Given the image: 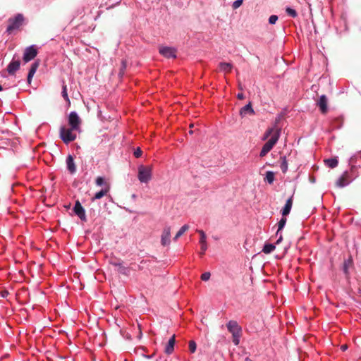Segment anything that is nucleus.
Here are the masks:
<instances>
[{"instance_id": "f257e3e1", "label": "nucleus", "mask_w": 361, "mask_h": 361, "mask_svg": "<svg viewBox=\"0 0 361 361\" xmlns=\"http://www.w3.org/2000/svg\"><path fill=\"white\" fill-rule=\"evenodd\" d=\"M228 331L232 334V342L235 345L240 343L242 335V327L235 320H230L226 324Z\"/></svg>"}, {"instance_id": "f03ea898", "label": "nucleus", "mask_w": 361, "mask_h": 361, "mask_svg": "<svg viewBox=\"0 0 361 361\" xmlns=\"http://www.w3.org/2000/svg\"><path fill=\"white\" fill-rule=\"evenodd\" d=\"M152 166L140 165L137 167V179L141 183H148L152 178Z\"/></svg>"}, {"instance_id": "7ed1b4c3", "label": "nucleus", "mask_w": 361, "mask_h": 361, "mask_svg": "<svg viewBox=\"0 0 361 361\" xmlns=\"http://www.w3.org/2000/svg\"><path fill=\"white\" fill-rule=\"evenodd\" d=\"M356 171L357 170H353L352 171L350 169V171H344L343 173V174L337 180L336 185L338 188H343V187L348 185L353 180V179L356 177V176H357Z\"/></svg>"}, {"instance_id": "20e7f679", "label": "nucleus", "mask_w": 361, "mask_h": 361, "mask_svg": "<svg viewBox=\"0 0 361 361\" xmlns=\"http://www.w3.org/2000/svg\"><path fill=\"white\" fill-rule=\"evenodd\" d=\"M74 130H78L76 128L72 127L66 128L62 126L60 128V137L66 144L73 141L76 138V134Z\"/></svg>"}, {"instance_id": "39448f33", "label": "nucleus", "mask_w": 361, "mask_h": 361, "mask_svg": "<svg viewBox=\"0 0 361 361\" xmlns=\"http://www.w3.org/2000/svg\"><path fill=\"white\" fill-rule=\"evenodd\" d=\"M279 139V132L277 130L274 135H272L271 137L263 145L260 153L259 157H263L267 155L274 147V146L276 144Z\"/></svg>"}, {"instance_id": "423d86ee", "label": "nucleus", "mask_w": 361, "mask_h": 361, "mask_svg": "<svg viewBox=\"0 0 361 361\" xmlns=\"http://www.w3.org/2000/svg\"><path fill=\"white\" fill-rule=\"evenodd\" d=\"M23 20V16L20 13L17 14L13 18H10L8 20V25L6 28V32L10 34L13 30H18L22 25Z\"/></svg>"}, {"instance_id": "0eeeda50", "label": "nucleus", "mask_w": 361, "mask_h": 361, "mask_svg": "<svg viewBox=\"0 0 361 361\" xmlns=\"http://www.w3.org/2000/svg\"><path fill=\"white\" fill-rule=\"evenodd\" d=\"M37 54V50L34 45H31L25 49L23 61L27 63L32 60Z\"/></svg>"}, {"instance_id": "6e6552de", "label": "nucleus", "mask_w": 361, "mask_h": 361, "mask_svg": "<svg viewBox=\"0 0 361 361\" xmlns=\"http://www.w3.org/2000/svg\"><path fill=\"white\" fill-rule=\"evenodd\" d=\"M159 51L163 56L171 59L176 58V49L171 47H160Z\"/></svg>"}, {"instance_id": "1a4fd4ad", "label": "nucleus", "mask_w": 361, "mask_h": 361, "mask_svg": "<svg viewBox=\"0 0 361 361\" xmlns=\"http://www.w3.org/2000/svg\"><path fill=\"white\" fill-rule=\"evenodd\" d=\"M349 164L351 166V171L357 170V166L361 164V151L352 155L349 159Z\"/></svg>"}, {"instance_id": "9d476101", "label": "nucleus", "mask_w": 361, "mask_h": 361, "mask_svg": "<svg viewBox=\"0 0 361 361\" xmlns=\"http://www.w3.org/2000/svg\"><path fill=\"white\" fill-rule=\"evenodd\" d=\"M68 123L73 128L79 129L80 119L75 111H71L68 116Z\"/></svg>"}, {"instance_id": "9b49d317", "label": "nucleus", "mask_w": 361, "mask_h": 361, "mask_svg": "<svg viewBox=\"0 0 361 361\" xmlns=\"http://www.w3.org/2000/svg\"><path fill=\"white\" fill-rule=\"evenodd\" d=\"M73 212L82 221H86L85 210L78 200L75 203Z\"/></svg>"}, {"instance_id": "f8f14e48", "label": "nucleus", "mask_w": 361, "mask_h": 361, "mask_svg": "<svg viewBox=\"0 0 361 361\" xmlns=\"http://www.w3.org/2000/svg\"><path fill=\"white\" fill-rule=\"evenodd\" d=\"M197 232L200 235L199 243L201 246V252L200 254L201 256H202L204 255L205 252L207 250V240H206L207 236H206L205 233L202 230H197Z\"/></svg>"}, {"instance_id": "ddd939ff", "label": "nucleus", "mask_w": 361, "mask_h": 361, "mask_svg": "<svg viewBox=\"0 0 361 361\" xmlns=\"http://www.w3.org/2000/svg\"><path fill=\"white\" fill-rule=\"evenodd\" d=\"M161 243L163 246H166L170 244L171 243V228L169 226H166L164 228L163 233L161 234Z\"/></svg>"}, {"instance_id": "4468645a", "label": "nucleus", "mask_w": 361, "mask_h": 361, "mask_svg": "<svg viewBox=\"0 0 361 361\" xmlns=\"http://www.w3.org/2000/svg\"><path fill=\"white\" fill-rule=\"evenodd\" d=\"M111 264L117 267V271L124 276H129L130 269L129 267L123 265L122 262H111Z\"/></svg>"}, {"instance_id": "2eb2a0df", "label": "nucleus", "mask_w": 361, "mask_h": 361, "mask_svg": "<svg viewBox=\"0 0 361 361\" xmlns=\"http://www.w3.org/2000/svg\"><path fill=\"white\" fill-rule=\"evenodd\" d=\"M66 167L71 174H74L76 172V166L74 162L73 157L69 154L66 157Z\"/></svg>"}, {"instance_id": "dca6fc26", "label": "nucleus", "mask_w": 361, "mask_h": 361, "mask_svg": "<svg viewBox=\"0 0 361 361\" xmlns=\"http://www.w3.org/2000/svg\"><path fill=\"white\" fill-rule=\"evenodd\" d=\"M20 61L13 60L7 66V71L10 75H14L15 73L20 68Z\"/></svg>"}, {"instance_id": "f3484780", "label": "nucleus", "mask_w": 361, "mask_h": 361, "mask_svg": "<svg viewBox=\"0 0 361 361\" xmlns=\"http://www.w3.org/2000/svg\"><path fill=\"white\" fill-rule=\"evenodd\" d=\"M110 190V186L106 185L104 188H102L100 191L97 192L94 197H92V202L95 201L96 200H99L102 198L104 195H106Z\"/></svg>"}, {"instance_id": "a211bd4d", "label": "nucleus", "mask_w": 361, "mask_h": 361, "mask_svg": "<svg viewBox=\"0 0 361 361\" xmlns=\"http://www.w3.org/2000/svg\"><path fill=\"white\" fill-rule=\"evenodd\" d=\"M318 106L322 111V113H326L327 111V98L325 95H321L318 100Z\"/></svg>"}, {"instance_id": "6ab92c4d", "label": "nucleus", "mask_w": 361, "mask_h": 361, "mask_svg": "<svg viewBox=\"0 0 361 361\" xmlns=\"http://www.w3.org/2000/svg\"><path fill=\"white\" fill-rule=\"evenodd\" d=\"M247 114L253 115L255 114V111L252 107L251 103L249 102L243 107H242L240 110V115L241 116H245Z\"/></svg>"}, {"instance_id": "aec40b11", "label": "nucleus", "mask_w": 361, "mask_h": 361, "mask_svg": "<svg viewBox=\"0 0 361 361\" xmlns=\"http://www.w3.org/2000/svg\"><path fill=\"white\" fill-rule=\"evenodd\" d=\"M293 205V197H290L286 200V202L281 210V214L283 216L288 215L290 212Z\"/></svg>"}, {"instance_id": "412c9836", "label": "nucleus", "mask_w": 361, "mask_h": 361, "mask_svg": "<svg viewBox=\"0 0 361 361\" xmlns=\"http://www.w3.org/2000/svg\"><path fill=\"white\" fill-rule=\"evenodd\" d=\"M39 66V63L37 61H35L34 62L32 65H31V67L29 70V72H28V74H27V82L29 84L31 83V81H32V79L34 76V75L35 74L37 70V68Z\"/></svg>"}, {"instance_id": "4be33fe9", "label": "nucleus", "mask_w": 361, "mask_h": 361, "mask_svg": "<svg viewBox=\"0 0 361 361\" xmlns=\"http://www.w3.org/2000/svg\"><path fill=\"white\" fill-rule=\"evenodd\" d=\"M277 130H279V136H280L281 135V128H280L277 127L276 126H274L271 128H268L267 130V131L265 132V133L264 134L262 140H266L267 139H268V137L269 136H271V137L272 135H274Z\"/></svg>"}, {"instance_id": "5701e85b", "label": "nucleus", "mask_w": 361, "mask_h": 361, "mask_svg": "<svg viewBox=\"0 0 361 361\" xmlns=\"http://www.w3.org/2000/svg\"><path fill=\"white\" fill-rule=\"evenodd\" d=\"M175 336H173L168 341V343L165 348V353L170 355L173 353L175 345Z\"/></svg>"}, {"instance_id": "b1692460", "label": "nucleus", "mask_w": 361, "mask_h": 361, "mask_svg": "<svg viewBox=\"0 0 361 361\" xmlns=\"http://www.w3.org/2000/svg\"><path fill=\"white\" fill-rule=\"evenodd\" d=\"M219 70L224 73H229L233 68V65L231 63L221 62L219 65Z\"/></svg>"}, {"instance_id": "393cba45", "label": "nucleus", "mask_w": 361, "mask_h": 361, "mask_svg": "<svg viewBox=\"0 0 361 361\" xmlns=\"http://www.w3.org/2000/svg\"><path fill=\"white\" fill-rule=\"evenodd\" d=\"M324 161L326 165L331 169L336 167L338 164V159L336 158L327 159Z\"/></svg>"}, {"instance_id": "a878e982", "label": "nucleus", "mask_w": 361, "mask_h": 361, "mask_svg": "<svg viewBox=\"0 0 361 361\" xmlns=\"http://www.w3.org/2000/svg\"><path fill=\"white\" fill-rule=\"evenodd\" d=\"M275 248H276V246L274 244L266 243V244H264V245L262 248V252H264L265 254H269L271 252H273L275 250Z\"/></svg>"}, {"instance_id": "bb28decb", "label": "nucleus", "mask_w": 361, "mask_h": 361, "mask_svg": "<svg viewBox=\"0 0 361 361\" xmlns=\"http://www.w3.org/2000/svg\"><path fill=\"white\" fill-rule=\"evenodd\" d=\"M189 228V226L187 225V224H185L183 225L180 229L179 231L177 232V233L176 234L173 240H177L178 238H180L182 235H183V233L188 231Z\"/></svg>"}, {"instance_id": "cd10ccee", "label": "nucleus", "mask_w": 361, "mask_h": 361, "mask_svg": "<svg viewBox=\"0 0 361 361\" xmlns=\"http://www.w3.org/2000/svg\"><path fill=\"white\" fill-rule=\"evenodd\" d=\"M286 224V218L283 216L278 223V230L276 233V235H279V232L285 227Z\"/></svg>"}, {"instance_id": "c85d7f7f", "label": "nucleus", "mask_w": 361, "mask_h": 361, "mask_svg": "<svg viewBox=\"0 0 361 361\" xmlns=\"http://www.w3.org/2000/svg\"><path fill=\"white\" fill-rule=\"evenodd\" d=\"M264 180L267 182L269 184L273 183L274 180V173L271 171H267L266 173Z\"/></svg>"}, {"instance_id": "c756f323", "label": "nucleus", "mask_w": 361, "mask_h": 361, "mask_svg": "<svg viewBox=\"0 0 361 361\" xmlns=\"http://www.w3.org/2000/svg\"><path fill=\"white\" fill-rule=\"evenodd\" d=\"M281 159L280 168L282 172L285 173L288 171V161L286 157H283Z\"/></svg>"}, {"instance_id": "7c9ffc66", "label": "nucleus", "mask_w": 361, "mask_h": 361, "mask_svg": "<svg viewBox=\"0 0 361 361\" xmlns=\"http://www.w3.org/2000/svg\"><path fill=\"white\" fill-rule=\"evenodd\" d=\"M286 13L288 16H290L291 18H296L298 16L297 11L291 7H286Z\"/></svg>"}, {"instance_id": "2f4dec72", "label": "nucleus", "mask_w": 361, "mask_h": 361, "mask_svg": "<svg viewBox=\"0 0 361 361\" xmlns=\"http://www.w3.org/2000/svg\"><path fill=\"white\" fill-rule=\"evenodd\" d=\"M95 183H96V185H97V186H104V187H106V185H109L106 183V180H105L104 178V177H102V176H99V177H97V178H96V180H95Z\"/></svg>"}, {"instance_id": "473e14b6", "label": "nucleus", "mask_w": 361, "mask_h": 361, "mask_svg": "<svg viewBox=\"0 0 361 361\" xmlns=\"http://www.w3.org/2000/svg\"><path fill=\"white\" fill-rule=\"evenodd\" d=\"M61 94H62V97H63V99L66 102L70 103V99H69V97L68 96V92H67V87L65 84L63 85Z\"/></svg>"}, {"instance_id": "72a5a7b5", "label": "nucleus", "mask_w": 361, "mask_h": 361, "mask_svg": "<svg viewBox=\"0 0 361 361\" xmlns=\"http://www.w3.org/2000/svg\"><path fill=\"white\" fill-rule=\"evenodd\" d=\"M188 345L190 353H194L197 348L196 343L194 341H190Z\"/></svg>"}, {"instance_id": "f704fd0d", "label": "nucleus", "mask_w": 361, "mask_h": 361, "mask_svg": "<svg viewBox=\"0 0 361 361\" xmlns=\"http://www.w3.org/2000/svg\"><path fill=\"white\" fill-rule=\"evenodd\" d=\"M278 19H279V18L276 15H271L269 18V23L271 25H274L276 23Z\"/></svg>"}, {"instance_id": "c9c22d12", "label": "nucleus", "mask_w": 361, "mask_h": 361, "mask_svg": "<svg viewBox=\"0 0 361 361\" xmlns=\"http://www.w3.org/2000/svg\"><path fill=\"white\" fill-rule=\"evenodd\" d=\"M210 276H211L210 272L207 271V272L203 273L201 275V279L204 281H207L210 279Z\"/></svg>"}, {"instance_id": "e433bc0d", "label": "nucleus", "mask_w": 361, "mask_h": 361, "mask_svg": "<svg viewBox=\"0 0 361 361\" xmlns=\"http://www.w3.org/2000/svg\"><path fill=\"white\" fill-rule=\"evenodd\" d=\"M134 156L136 157V158H139L142 156V151L141 150V149L140 147H137L135 151H134Z\"/></svg>"}, {"instance_id": "4c0bfd02", "label": "nucleus", "mask_w": 361, "mask_h": 361, "mask_svg": "<svg viewBox=\"0 0 361 361\" xmlns=\"http://www.w3.org/2000/svg\"><path fill=\"white\" fill-rule=\"evenodd\" d=\"M242 4L243 0H235V1H233L232 6L234 9H236L238 7H240L242 5Z\"/></svg>"}, {"instance_id": "58836bf2", "label": "nucleus", "mask_w": 361, "mask_h": 361, "mask_svg": "<svg viewBox=\"0 0 361 361\" xmlns=\"http://www.w3.org/2000/svg\"><path fill=\"white\" fill-rule=\"evenodd\" d=\"M126 68V61H122L121 62V71H120V75H123L124 74V71L125 69Z\"/></svg>"}, {"instance_id": "ea45409f", "label": "nucleus", "mask_w": 361, "mask_h": 361, "mask_svg": "<svg viewBox=\"0 0 361 361\" xmlns=\"http://www.w3.org/2000/svg\"><path fill=\"white\" fill-rule=\"evenodd\" d=\"M9 295V292L7 290H3L0 292V295L3 298H6Z\"/></svg>"}, {"instance_id": "a19ab883", "label": "nucleus", "mask_w": 361, "mask_h": 361, "mask_svg": "<svg viewBox=\"0 0 361 361\" xmlns=\"http://www.w3.org/2000/svg\"><path fill=\"white\" fill-rule=\"evenodd\" d=\"M276 236L278 237V239L276 242V244H279L283 240L282 233L281 232H279V235H276Z\"/></svg>"}, {"instance_id": "79ce46f5", "label": "nucleus", "mask_w": 361, "mask_h": 361, "mask_svg": "<svg viewBox=\"0 0 361 361\" xmlns=\"http://www.w3.org/2000/svg\"><path fill=\"white\" fill-rule=\"evenodd\" d=\"M237 97H238V99H244V95H243V93H238V94H237Z\"/></svg>"}, {"instance_id": "37998d69", "label": "nucleus", "mask_w": 361, "mask_h": 361, "mask_svg": "<svg viewBox=\"0 0 361 361\" xmlns=\"http://www.w3.org/2000/svg\"><path fill=\"white\" fill-rule=\"evenodd\" d=\"M341 349H342L343 350H346V349H347V346H346V345H342V346H341Z\"/></svg>"}, {"instance_id": "c03bdc74", "label": "nucleus", "mask_w": 361, "mask_h": 361, "mask_svg": "<svg viewBox=\"0 0 361 361\" xmlns=\"http://www.w3.org/2000/svg\"><path fill=\"white\" fill-rule=\"evenodd\" d=\"M245 361H252V360H250V358L247 357V358L245 359Z\"/></svg>"}, {"instance_id": "a18cd8bd", "label": "nucleus", "mask_w": 361, "mask_h": 361, "mask_svg": "<svg viewBox=\"0 0 361 361\" xmlns=\"http://www.w3.org/2000/svg\"><path fill=\"white\" fill-rule=\"evenodd\" d=\"M132 197H133V198H135V197H136V195H135V194H133V195H132Z\"/></svg>"}, {"instance_id": "49530a36", "label": "nucleus", "mask_w": 361, "mask_h": 361, "mask_svg": "<svg viewBox=\"0 0 361 361\" xmlns=\"http://www.w3.org/2000/svg\"><path fill=\"white\" fill-rule=\"evenodd\" d=\"M3 90V87L2 86L0 85V91H1Z\"/></svg>"}]
</instances>
